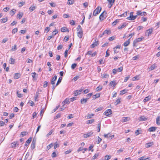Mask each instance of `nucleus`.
<instances>
[{"label":"nucleus","mask_w":160,"mask_h":160,"mask_svg":"<svg viewBox=\"0 0 160 160\" xmlns=\"http://www.w3.org/2000/svg\"><path fill=\"white\" fill-rule=\"evenodd\" d=\"M101 9V7L98 6V7L96 9L94 10L93 13V15L94 16H97L100 13Z\"/></svg>","instance_id":"nucleus-1"},{"label":"nucleus","mask_w":160,"mask_h":160,"mask_svg":"<svg viewBox=\"0 0 160 160\" xmlns=\"http://www.w3.org/2000/svg\"><path fill=\"white\" fill-rule=\"evenodd\" d=\"M133 12H130V16L128 17L127 18V19L129 20H135L138 16L137 14L136 15L133 16Z\"/></svg>","instance_id":"nucleus-2"},{"label":"nucleus","mask_w":160,"mask_h":160,"mask_svg":"<svg viewBox=\"0 0 160 160\" xmlns=\"http://www.w3.org/2000/svg\"><path fill=\"white\" fill-rule=\"evenodd\" d=\"M143 38H139L134 40L133 42V45L135 46L136 44L138 42L141 41L143 39Z\"/></svg>","instance_id":"nucleus-3"},{"label":"nucleus","mask_w":160,"mask_h":160,"mask_svg":"<svg viewBox=\"0 0 160 160\" xmlns=\"http://www.w3.org/2000/svg\"><path fill=\"white\" fill-rule=\"evenodd\" d=\"M153 30L152 28H151L147 30L145 32L146 36H149L151 34Z\"/></svg>","instance_id":"nucleus-4"},{"label":"nucleus","mask_w":160,"mask_h":160,"mask_svg":"<svg viewBox=\"0 0 160 160\" xmlns=\"http://www.w3.org/2000/svg\"><path fill=\"white\" fill-rule=\"evenodd\" d=\"M112 113V111L111 109H108L104 112L103 114L106 116H108Z\"/></svg>","instance_id":"nucleus-5"},{"label":"nucleus","mask_w":160,"mask_h":160,"mask_svg":"<svg viewBox=\"0 0 160 160\" xmlns=\"http://www.w3.org/2000/svg\"><path fill=\"white\" fill-rule=\"evenodd\" d=\"M83 89L81 88L79 90H77L74 91V94L75 96H77L81 94V92L82 91Z\"/></svg>","instance_id":"nucleus-6"},{"label":"nucleus","mask_w":160,"mask_h":160,"mask_svg":"<svg viewBox=\"0 0 160 160\" xmlns=\"http://www.w3.org/2000/svg\"><path fill=\"white\" fill-rule=\"evenodd\" d=\"M138 16L140 15L141 16H146L147 15V13L145 12H141V11H138L137 12Z\"/></svg>","instance_id":"nucleus-7"},{"label":"nucleus","mask_w":160,"mask_h":160,"mask_svg":"<svg viewBox=\"0 0 160 160\" xmlns=\"http://www.w3.org/2000/svg\"><path fill=\"white\" fill-rule=\"evenodd\" d=\"M93 132L92 131H91L87 133L84 134L83 135V137L85 138H86L89 137L93 134Z\"/></svg>","instance_id":"nucleus-8"},{"label":"nucleus","mask_w":160,"mask_h":160,"mask_svg":"<svg viewBox=\"0 0 160 160\" xmlns=\"http://www.w3.org/2000/svg\"><path fill=\"white\" fill-rule=\"evenodd\" d=\"M107 14V12L105 11H104L99 16V19L100 20L102 21L104 19V14Z\"/></svg>","instance_id":"nucleus-9"},{"label":"nucleus","mask_w":160,"mask_h":160,"mask_svg":"<svg viewBox=\"0 0 160 160\" xmlns=\"http://www.w3.org/2000/svg\"><path fill=\"white\" fill-rule=\"evenodd\" d=\"M32 158V156H30L29 153L28 152L25 155L24 160H31Z\"/></svg>","instance_id":"nucleus-10"},{"label":"nucleus","mask_w":160,"mask_h":160,"mask_svg":"<svg viewBox=\"0 0 160 160\" xmlns=\"http://www.w3.org/2000/svg\"><path fill=\"white\" fill-rule=\"evenodd\" d=\"M57 79V76L55 75L54 76L53 78H52L51 81V83L52 85H54L55 83V81H56Z\"/></svg>","instance_id":"nucleus-11"},{"label":"nucleus","mask_w":160,"mask_h":160,"mask_svg":"<svg viewBox=\"0 0 160 160\" xmlns=\"http://www.w3.org/2000/svg\"><path fill=\"white\" fill-rule=\"evenodd\" d=\"M153 144L154 143L153 142H149L146 143L145 145V147L146 148H148Z\"/></svg>","instance_id":"nucleus-12"},{"label":"nucleus","mask_w":160,"mask_h":160,"mask_svg":"<svg viewBox=\"0 0 160 160\" xmlns=\"http://www.w3.org/2000/svg\"><path fill=\"white\" fill-rule=\"evenodd\" d=\"M32 76L33 78V80H36L37 77L38 76V74H37L35 72H34L32 73Z\"/></svg>","instance_id":"nucleus-13"},{"label":"nucleus","mask_w":160,"mask_h":160,"mask_svg":"<svg viewBox=\"0 0 160 160\" xmlns=\"http://www.w3.org/2000/svg\"><path fill=\"white\" fill-rule=\"evenodd\" d=\"M35 143L36 141L34 140V139L33 140L32 144L31 146V148L32 149H34L35 147Z\"/></svg>","instance_id":"nucleus-14"},{"label":"nucleus","mask_w":160,"mask_h":160,"mask_svg":"<svg viewBox=\"0 0 160 160\" xmlns=\"http://www.w3.org/2000/svg\"><path fill=\"white\" fill-rule=\"evenodd\" d=\"M157 128L154 127H152L148 129V131L149 132H154L157 129Z\"/></svg>","instance_id":"nucleus-15"},{"label":"nucleus","mask_w":160,"mask_h":160,"mask_svg":"<svg viewBox=\"0 0 160 160\" xmlns=\"http://www.w3.org/2000/svg\"><path fill=\"white\" fill-rule=\"evenodd\" d=\"M99 43L98 41H95L93 44L91 45V48H93L96 46H97L98 45Z\"/></svg>","instance_id":"nucleus-16"},{"label":"nucleus","mask_w":160,"mask_h":160,"mask_svg":"<svg viewBox=\"0 0 160 160\" xmlns=\"http://www.w3.org/2000/svg\"><path fill=\"white\" fill-rule=\"evenodd\" d=\"M151 98V96H148L146 97L143 100V102H147L149 100H150Z\"/></svg>","instance_id":"nucleus-17"},{"label":"nucleus","mask_w":160,"mask_h":160,"mask_svg":"<svg viewBox=\"0 0 160 160\" xmlns=\"http://www.w3.org/2000/svg\"><path fill=\"white\" fill-rule=\"evenodd\" d=\"M70 103L69 100L68 99L66 98L64 101H63L62 103L63 104V106L65 104H69Z\"/></svg>","instance_id":"nucleus-18"},{"label":"nucleus","mask_w":160,"mask_h":160,"mask_svg":"<svg viewBox=\"0 0 160 160\" xmlns=\"http://www.w3.org/2000/svg\"><path fill=\"white\" fill-rule=\"evenodd\" d=\"M89 98H83V99H82L81 100H80V102H81V103L82 104H83L84 103H86L87 101V100Z\"/></svg>","instance_id":"nucleus-19"},{"label":"nucleus","mask_w":160,"mask_h":160,"mask_svg":"<svg viewBox=\"0 0 160 160\" xmlns=\"http://www.w3.org/2000/svg\"><path fill=\"white\" fill-rule=\"evenodd\" d=\"M109 77V75L106 74V73H104L103 74H101V78H108Z\"/></svg>","instance_id":"nucleus-20"},{"label":"nucleus","mask_w":160,"mask_h":160,"mask_svg":"<svg viewBox=\"0 0 160 160\" xmlns=\"http://www.w3.org/2000/svg\"><path fill=\"white\" fill-rule=\"evenodd\" d=\"M156 122L158 125H160V116L157 117L156 120Z\"/></svg>","instance_id":"nucleus-21"},{"label":"nucleus","mask_w":160,"mask_h":160,"mask_svg":"<svg viewBox=\"0 0 160 160\" xmlns=\"http://www.w3.org/2000/svg\"><path fill=\"white\" fill-rule=\"evenodd\" d=\"M20 76L21 75L20 73H16L15 74L14 78L15 79H18L20 78Z\"/></svg>","instance_id":"nucleus-22"},{"label":"nucleus","mask_w":160,"mask_h":160,"mask_svg":"<svg viewBox=\"0 0 160 160\" xmlns=\"http://www.w3.org/2000/svg\"><path fill=\"white\" fill-rule=\"evenodd\" d=\"M130 118L129 117H124L123 118V119L122 120V122H125L128 121L130 120Z\"/></svg>","instance_id":"nucleus-23"},{"label":"nucleus","mask_w":160,"mask_h":160,"mask_svg":"<svg viewBox=\"0 0 160 160\" xmlns=\"http://www.w3.org/2000/svg\"><path fill=\"white\" fill-rule=\"evenodd\" d=\"M130 39H129L127 41L125 42L123 44V45L125 47L128 46L130 43Z\"/></svg>","instance_id":"nucleus-24"},{"label":"nucleus","mask_w":160,"mask_h":160,"mask_svg":"<svg viewBox=\"0 0 160 160\" xmlns=\"http://www.w3.org/2000/svg\"><path fill=\"white\" fill-rule=\"evenodd\" d=\"M117 84V83L116 82L114 81H113L111 82H110L109 85L111 86H112L114 87Z\"/></svg>","instance_id":"nucleus-25"},{"label":"nucleus","mask_w":160,"mask_h":160,"mask_svg":"<svg viewBox=\"0 0 160 160\" xmlns=\"http://www.w3.org/2000/svg\"><path fill=\"white\" fill-rule=\"evenodd\" d=\"M77 35L79 38H82L83 35V32H77Z\"/></svg>","instance_id":"nucleus-26"},{"label":"nucleus","mask_w":160,"mask_h":160,"mask_svg":"<svg viewBox=\"0 0 160 160\" xmlns=\"http://www.w3.org/2000/svg\"><path fill=\"white\" fill-rule=\"evenodd\" d=\"M107 1L108 2L109 4L111 5V6L110 7V8H111L113 5L115 0H107Z\"/></svg>","instance_id":"nucleus-27"},{"label":"nucleus","mask_w":160,"mask_h":160,"mask_svg":"<svg viewBox=\"0 0 160 160\" xmlns=\"http://www.w3.org/2000/svg\"><path fill=\"white\" fill-rule=\"evenodd\" d=\"M147 118L144 116H141L139 118V120L140 121H145L146 120Z\"/></svg>","instance_id":"nucleus-28"},{"label":"nucleus","mask_w":160,"mask_h":160,"mask_svg":"<svg viewBox=\"0 0 160 160\" xmlns=\"http://www.w3.org/2000/svg\"><path fill=\"white\" fill-rule=\"evenodd\" d=\"M16 11V10L14 9H13L12 10H11L10 12V14L12 16H13L15 14Z\"/></svg>","instance_id":"nucleus-29"},{"label":"nucleus","mask_w":160,"mask_h":160,"mask_svg":"<svg viewBox=\"0 0 160 160\" xmlns=\"http://www.w3.org/2000/svg\"><path fill=\"white\" fill-rule=\"evenodd\" d=\"M111 32L110 30H105L103 32V34H107V35L109 34L110 33H111Z\"/></svg>","instance_id":"nucleus-30"},{"label":"nucleus","mask_w":160,"mask_h":160,"mask_svg":"<svg viewBox=\"0 0 160 160\" xmlns=\"http://www.w3.org/2000/svg\"><path fill=\"white\" fill-rule=\"evenodd\" d=\"M15 59H14L11 58L9 61L10 63L11 64H14L15 63Z\"/></svg>","instance_id":"nucleus-31"},{"label":"nucleus","mask_w":160,"mask_h":160,"mask_svg":"<svg viewBox=\"0 0 160 160\" xmlns=\"http://www.w3.org/2000/svg\"><path fill=\"white\" fill-rule=\"evenodd\" d=\"M68 31V29L65 27L62 28H61V31L62 32H65Z\"/></svg>","instance_id":"nucleus-32"},{"label":"nucleus","mask_w":160,"mask_h":160,"mask_svg":"<svg viewBox=\"0 0 160 160\" xmlns=\"http://www.w3.org/2000/svg\"><path fill=\"white\" fill-rule=\"evenodd\" d=\"M99 155V153H97L95 154L92 157V160H94Z\"/></svg>","instance_id":"nucleus-33"},{"label":"nucleus","mask_w":160,"mask_h":160,"mask_svg":"<svg viewBox=\"0 0 160 160\" xmlns=\"http://www.w3.org/2000/svg\"><path fill=\"white\" fill-rule=\"evenodd\" d=\"M62 80V78L61 77H60L58 79L57 82V83L56 84V86H58L61 82V80Z\"/></svg>","instance_id":"nucleus-34"},{"label":"nucleus","mask_w":160,"mask_h":160,"mask_svg":"<svg viewBox=\"0 0 160 160\" xmlns=\"http://www.w3.org/2000/svg\"><path fill=\"white\" fill-rule=\"evenodd\" d=\"M74 2L73 0H68L67 3L68 5H71L73 4Z\"/></svg>","instance_id":"nucleus-35"},{"label":"nucleus","mask_w":160,"mask_h":160,"mask_svg":"<svg viewBox=\"0 0 160 160\" xmlns=\"http://www.w3.org/2000/svg\"><path fill=\"white\" fill-rule=\"evenodd\" d=\"M102 86H99L96 88V90L98 92L102 90Z\"/></svg>","instance_id":"nucleus-36"},{"label":"nucleus","mask_w":160,"mask_h":160,"mask_svg":"<svg viewBox=\"0 0 160 160\" xmlns=\"http://www.w3.org/2000/svg\"><path fill=\"white\" fill-rule=\"evenodd\" d=\"M8 20V18H2L1 19V22L2 23H5Z\"/></svg>","instance_id":"nucleus-37"},{"label":"nucleus","mask_w":160,"mask_h":160,"mask_svg":"<svg viewBox=\"0 0 160 160\" xmlns=\"http://www.w3.org/2000/svg\"><path fill=\"white\" fill-rule=\"evenodd\" d=\"M139 79V76H136L133 77L132 78V80L133 81H135Z\"/></svg>","instance_id":"nucleus-38"},{"label":"nucleus","mask_w":160,"mask_h":160,"mask_svg":"<svg viewBox=\"0 0 160 160\" xmlns=\"http://www.w3.org/2000/svg\"><path fill=\"white\" fill-rule=\"evenodd\" d=\"M94 119H91V120L88 121L87 122V123L88 124H91V123H92L93 122H94Z\"/></svg>","instance_id":"nucleus-39"},{"label":"nucleus","mask_w":160,"mask_h":160,"mask_svg":"<svg viewBox=\"0 0 160 160\" xmlns=\"http://www.w3.org/2000/svg\"><path fill=\"white\" fill-rule=\"evenodd\" d=\"M126 91H128V90L126 89H124L121 91H120V95H122L125 93L127 92Z\"/></svg>","instance_id":"nucleus-40"},{"label":"nucleus","mask_w":160,"mask_h":160,"mask_svg":"<svg viewBox=\"0 0 160 160\" xmlns=\"http://www.w3.org/2000/svg\"><path fill=\"white\" fill-rule=\"evenodd\" d=\"M36 8V7L34 6H31L29 8V10L30 12H32Z\"/></svg>","instance_id":"nucleus-41"},{"label":"nucleus","mask_w":160,"mask_h":160,"mask_svg":"<svg viewBox=\"0 0 160 160\" xmlns=\"http://www.w3.org/2000/svg\"><path fill=\"white\" fill-rule=\"evenodd\" d=\"M104 137L105 138H110V133H108L107 134H104Z\"/></svg>","instance_id":"nucleus-42"},{"label":"nucleus","mask_w":160,"mask_h":160,"mask_svg":"<svg viewBox=\"0 0 160 160\" xmlns=\"http://www.w3.org/2000/svg\"><path fill=\"white\" fill-rule=\"evenodd\" d=\"M18 145V144H17V142H14L12 143V147H15L16 146V145Z\"/></svg>","instance_id":"nucleus-43"},{"label":"nucleus","mask_w":160,"mask_h":160,"mask_svg":"<svg viewBox=\"0 0 160 160\" xmlns=\"http://www.w3.org/2000/svg\"><path fill=\"white\" fill-rule=\"evenodd\" d=\"M22 16L23 14L22 13H19L17 15V18L20 19L22 17Z\"/></svg>","instance_id":"nucleus-44"},{"label":"nucleus","mask_w":160,"mask_h":160,"mask_svg":"<svg viewBox=\"0 0 160 160\" xmlns=\"http://www.w3.org/2000/svg\"><path fill=\"white\" fill-rule=\"evenodd\" d=\"M58 31L57 30L55 29L54 30L52 33V35L53 36L56 35L58 33Z\"/></svg>","instance_id":"nucleus-45"},{"label":"nucleus","mask_w":160,"mask_h":160,"mask_svg":"<svg viewBox=\"0 0 160 160\" xmlns=\"http://www.w3.org/2000/svg\"><path fill=\"white\" fill-rule=\"evenodd\" d=\"M80 77L79 75L76 76L75 77L72 79V80L74 81H76Z\"/></svg>","instance_id":"nucleus-46"},{"label":"nucleus","mask_w":160,"mask_h":160,"mask_svg":"<svg viewBox=\"0 0 160 160\" xmlns=\"http://www.w3.org/2000/svg\"><path fill=\"white\" fill-rule=\"evenodd\" d=\"M118 22V20L116 19L114 22H113L112 23V25L113 26H115L117 23V22Z\"/></svg>","instance_id":"nucleus-47"},{"label":"nucleus","mask_w":160,"mask_h":160,"mask_svg":"<svg viewBox=\"0 0 160 160\" xmlns=\"http://www.w3.org/2000/svg\"><path fill=\"white\" fill-rule=\"evenodd\" d=\"M50 30V28L49 27H47L45 28L44 30V32L48 33Z\"/></svg>","instance_id":"nucleus-48"},{"label":"nucleus","mask_w":160,"mask_h":160,"mask_svg":"<svg viewBox=\"0 0 160 160\" xmlns=\"http://www.w3.org/2000/svg\"><path fill=\"white\" fill-rule=\"evenodd\" d=\"M17 49V45H14V46L12 47L11 49V51H16Z\"/></svg>","instance_id":"nucleus-49"},{"label":"nucleus","mask_w":160,"mask_h":160,"mask_svg":"<svg viewBox=\"0 0 160 160\" xmlns=\"http://www.w3.org/2000/svg\"><path fill=\"white\" fill-rule=\"evenodd\" d=\"M59 147V145L58 144L57 142L55 143L54 145V148L55 149Z\"/></svg>","instance_id":"nucleus-50"},{"label":"nucleus","mask_w":160,"mask_h":160,"mask_svg":"<svg viewBox=\"0 0 160 160\" xmlns=\"http://www.w3.org/2000/svg\"><path fill=\"white\" fill-rule=\"evenodd\" d=\"M120 99H118L116 100L115 102V105H117L120 103Z\"/></svg>","instance_id":"nucleus-51"},{"label":"nucleus","mask_w":160,"mask_h":160,"mask_svg":"<svg viewBox=\"0 0 160 160\" xmlns=\"http://www.w3.org/2000/svg\"><path fill=\"white\" fill-rule=\"evenodd\" d=\"M101 122H100L98 125V132L100 131Z\"/></svg>","instance_id":"nucleus-52"},{"label":"nucleus","mask_w":160,"mask_h":160,"mask_svg":"<svg viewBox=\"0 0 160 160\" xmlns=\"http://www.w3.org/2000/svg\"><path fill=\"white\" fill-rule=\"evenodd\" d=\"M77 66V64L74 63L72 64L71 66V68L72 69H74Z\"/></svg>","instance_id":"nucleus-53"},{"label":"nucleus","mask_w":160,"mask_h":160,"mask_svg":"<svg viewBox=\"0 0 160 160\" xmlns=\"http://www.w3.org/2000/svg\"><path fill=\"white\" fill-rule=\"evenodd\" d=\"M126 26V24L125 23H123L122 25L121 26H119L118 27V29H122L124 27Z\"/></svg>","instance_id":"nucleus-54"},{"label":"nucleus","mask_w":160,"mask_h":160,"mask_svg":"<svg viewBox=\"0 0 160 160\" xmlns=\"http://www.w3.org/2000/svg\"><path fill=\"white\" fill-rule=\"evenodd\" d=\"M70 24L71 25H75V22L73 20H72L70 21Z\"/></svg>","instance_id":"nucleus-55"},{"label":"nucleus","mask_w":160,"mask_h":160,"mask_svg":"<svg viewBox=\"0 0 160 160\" xmlns=\"http://www.w3.org/2000/svg\"><path fill=\"white\" fill-rule=\"evenodd\" d=\"M111 158V156L110 155H106L105 157V160H108L110 159Z\"/></svg>","instance_id":"nucleus-56"},{"label":"nucleus","mask_w":160,"mask_h":160,"mask_svg":"<svg viewBox=\"0 0 160 160\" xmlns=\"http://www.w3.org/2000/svg\"><path fill=\"white\" fill-rule=\"evenodd\" d=\"M53 144L52 143H51L47 146V148H48V150L49 149H50L51 148H52L53 146Z\"/></svg>","instance_id":"nucleus-57"},{"label":"nucleus","mask_w":160,"mask_h":160,"mask_svg":"<svg viewBox=\"0 0 160 160\" xmlns=\"http://www.w3.org/2000/svg\"><path fill=\"white\" fill-rule=\"evenodd\" d=\"M32 140V138H29L28 140L26 141V143H27L28 144H29L31 142V141Z\"/></svg>","instance_id":"nucleus-58"},{"label":"nucleus","mask_w":160,"mask_h":160,"mask_svg":"<svg viewBox=\"0 0 160 160\" xmlns=\"http://www.w3.org/2000/svg\"><path fill=\"white\" fill-rule=\"evenodd\" d=\"M155 66L154 64H153L151 66L150 68V70H153V69H155Z\"/></svg>","instance_id":"nucleus-59"},{"label":"nucleus","mask_w":160,"mask_h":160,"mask_svg":"<svg viewBox=\"0 0 160 160\" xmlns=\"http://www.w3.org/2000/svg\"><path fill=\"white\" fill-rule=\"evenodd\" d=\"M93 116V114H88L87 117V119H89L91 118L92 116Z\"/></svg>","instance_id":"nucleus-60"},{"label":"nucleus","mask_w":160,"mask_h":160,"mask_svg":"<svg viewBox=\"0 0 160 160\" xmlns=\"http://www.w3.org/2000/svg\"><path fill=\"white\" fill-rule=\"evenodd\" d=\"M100 97V95L99 94H96L93 96V98L95 99L96 98H99Z\"/></svg>","instance_id":"nucleus-61"},{"label":"nucleus","mask_w":160,"mask_h":160,"mask_svg":"<svg viewBox=\"0 0 160 160\" xmlns=\"http://www.w3.org/2000/svg\"><path fill=\"white\" fill-rule=\"evenodd\" d=\"M61 117V114L60 113L58 114L54 118V119H55L58 118H59Z\"/></svg>","instance_id":"nucleus-62"},{"label":"nucleus","mask_w":160,"mask_h":160,"mask_svg":"<svg viewBox=\"0 0 160 160\" xmlns=\"http://www.w3.org/2000/svg\"><path fill=\"white\" fill-rule=\"evenodd\" d=\"M28 103L30 104V105L32 107H33L34 105L33 102L31 100H30Z\"/></svg>","instance_id":"nucleus-63"},{"label":"nucleus","mask_w":160,"mask_h":160,"mask_svg":"<svg viewBox=\"0 0 160 160\" xmlns=\"http://www.w3.org/2000/svg\"><path fill=\"white\" fill-rule=\"evenodd\" d=\"M8 40V39L7 38H4L3 39V40L2 41V43H4L5 42H6Z\"/></svg>","instance_id":"nucleus-64"}]
</instances>
